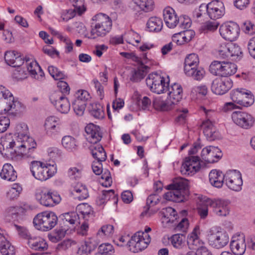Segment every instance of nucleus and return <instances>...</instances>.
<instances>
[{
  "label": "nucleus",
  "instance_id": "1",
  "mask_svg": "<svg viewBox=\"0 0 255 255\" xmlns=\"http://www.w3.org/2000/svg\"><path fill=\"white\" fill-rule=\"evenodd\" d=\"M14 136L10 135L0 139V152L7 157L30 156L36 143L28 135V127L23 123L16 125Z\"/></svg>",
  "mask_w": 255,
  "mask_h": 255
},
{
  "label": "nucleus",
  "instance_id": "2",
  "mask_svg": "<svg viewBox=\"0 0 255 255\" xmlns=\"http://www.w3.org/2000/svg\"><path fill=\"white\" fill-rule=\"evenodd\" d=\"M170 190L165 193L164 198L174 202H182L187 200L189 195L188 180L181 177L173 179L172 183L166 186Z\"/></svg>",
  "mask_w": 255,
  "mask_h": 255
},
{
  "label": "nucleus",
  "instance_id": "3",
  "mask_svg": "<svg viewBox=\"0 0 255 255\" xmlns=\"http://www.w3.org/2000/svg\"><path fill=\"white\" fill-rule=\"evenodd\" d=\"M85 129L87 134V140L93 144L89 147L92 156L97 160L105 161L107 155L104 148L101 145L97 144L102 137L100 128L93 124H90L85 127Z\"/></svg>",
  "mask_w": 255,
  "mask_h": 255
},
{
  "label": "nucleus",
  "instance_id": "4",
  "mask_svg": "<svg viewBox=\"0 0 255 255\" xmlns=\"http://www.w3.org/2000/svg\"><path fill=\"white\" fill-rule=\"evenodd\" d=\"M30 171L36 179L45 181L54 175L57 172V167L55 164L33 161L31 162Z\"/></svg>",
  "mask_w": 255,
  "mask_h": 255
},
{
  "label": "nucleus",
  "instance_id": "5",
  "mask_svg": "<svg viewBox=\"0 0 255 255\" xmlns=\"http://www.w3.org/2000/svg\"><path fill=\"white\" fill-rule=\"evenodd\" d=\"M93 20H95V22L92 24L91 33L94 39L105 36L112 29V20L105 14L99 13L94 17Z\"/></svg>",
  "mask_w": 255,
  "mask_h": 255
},
{
  "label": "nucleus",
  "instance_id": "6",
  "mask_svg": "<svg viewBox=\"0 0 255 255\" xmlns=\"http://www.w3.org/2000/svg\"><path fill=\"white\" fill-rule=\"evenodd\" d=\"M0 104L5 112L11 115H15L21 108V103L15 100L12 93L2 86H0Z\"/></svg>",
  "mask_w": 255,
  "mask_h": 255
},
{
  "label": "nucleus",
  "instance_id": "7",
  "mask_svg": "<svg viewBox=\"0 0 255 255\" xmlns=\"http://www.w3.org/2000/svg\"><path fill=\"white\" fill-rule=\"evenodd\" d=\"M199 60L198 55L192 53L187 55L184 60V71L185 74L196 80H201L205 74L203 68L198 67Z\"/></svg>",
  "mask_w": 255,
  "mask_h": 255
},
{
  "label": "nucleus",
  "instance_id": "8",
  "mask_svg": "<svg viewBox=\"0 0 255 255\" xmlns=\"http://www.w3.org/2000/svg\"><path fill=\"white\" fill-rule=\"evenodd\" d=\"M33 223L37 230L47 231L58 224V217L54 212H43L34 217Z\"/></svg>",
  "mask_w": 255,
  "mask_h": 255
},
{
  "label": "nucleus",
  "instance_id": "9",
  "mask_svg": "<svg viewBox=\"0 0 255 255\" xmlns=\"http://www.w3.org/2000/svg\"><path fill=\"white\" fill-rule=\"evenodd\" d=\"M199 227L196 226L193 232L188 236L187 239V244L189 248L195 249L194 247H198L196 251H191L187 253L180 251L178 253V255H212L206 247L203 246L199 247L201 244V242L198 237V232L199 231Z\"/></svg>",
  "mask_w": 255,
  "mask_h": 255
},
{
  "label": "nucleus",
  "instance_id": "10",
  "mask_svg": "<svg viewBox=\"0 0 255 255\" xmlns=\"http://www.w3.org/2000/svg\"><path fill=\"white\" fill-rule=\"evenodd\" d=\"M150 242L149 235L139 231L136 232L129 241L127 245L130 251L133 253H138L147 248Z\"/></svg>",
  "mask_w": 255,
  "mask_h": 255
},
{
  "label": "nucleus",
  "instance_id": "11",
  "mask_svg": "<svg viewBox=\"0 0 255 255\" xmlns=\"http://www.w3.org/2000/svg\"><path fill=\"white\" fill-rule=\"evenodd\" d=\"M208 239L210 245L217 249L225 247L229 241L228 234L217 228H213L209 230Z\"/></svg>",
  "mask_w": 255,
  "mask_h": 255
},
{
  "label": "nucleus",
  "instance_id": "12",
  "mask_svg": "<svg viewBox=\"0 0 255 255\" xmlns=\"http://www.w3.org/2000/svg\"><path fill=\"white\" fill-rule=\"evenodd\" d=\"M169 80L165 81L164 78L157 73L150 74L146 79V83L150 90L158 94L165 92Z\"/></svg>",
  "mask_w": 255,
  "mask_h": 255
},
{
  "label": "nucleus",
  "instance_id": "13",
  "mask_svg": "<svg viewBox=\"0 0 255 255\" xmlns=\"http://www.w3.org/2000/svg\"><path fill=\"white\" fill-rule=\"evenodd\" d=\"M35 196L41 205L46 207H53L61 201L59 195L41 189L36 190Z\"/></svg>",
  "mask_w": 255,
  "mask_h": 255
},
{
  "label": "nucleus",
  "instance_id": "14",
  "mask_svg": "<svg viewBox=\"0 0 255 255\" xmlns=\"http://www.w3.org/2000/svg\"><path fill=\"white\" fill-rule=\"evenodd\" d=\"M201 10L206 11L205 15H207L211 19L216 20L222 17L225 13V7L223 3L219 0H214L207 5H203Z\"/></svg>",
  "mask_w": 255,
  "mask_h": 255
},
{
  "label": "nucleus",
  "instance_id": "15",
  "mask_svg": "<svg viewBox=\"0 0 255 255\" xmlns=\"http://www.w3.org/2000/svg\"><path fill=\"white\" fill-rule=\"evenodd\" d=\"M230 97L233 102L246 107L250 106L254 102V98L251 92L244 89L232 91Z\"/></svg>",
  "mask_w": 255,
  "mask_h": 255
},
{
  "label": "nucleus",
  "instance_id": "16",
  "mask_svg": "<svg viewBox=\"0 0 255 255\" xmlns=\"http://www.w3.org/2000/svg\"><path fill=\"white\" fill-rule=\"evenodd\" d=\"M240 31L239 25L233 22L222 24L219 29L222 37L231 41L236 39L239 35Z\"/></svg>",
  "mask_w": 255,
  "mask_h": 255
},
{
  "label": "nucleus",
  "instance_id": "17",
  "mask_svg": "<svg viewBox=\"0 0 255 255\" xmlns=\"http://www.w3.org/2000/svg\"><path fill=\"white\" fill-rule=\"evenodd\" d=\"M227 186L231 190L239 191L242 189L241 174L236 170L229 171L224 176Z\"/></svg>",
  "mask_w": 255,
  "mask_h": 255
},
{
  "label": "nucleus",
  "instance_id": "18",
  "mask_svg": "<svg viewBox=\"0 0 255 255\" xmlns=\"http://www.w3.org/2000/svg\"><path fill=\"white\" fill-rule=\"evenodd\" d=\"M51 103L55 106L58 111L63 114H67L70 110V105L67 98L60 92H54L50 96Z\"/></svg>",
  "mask_w": 255,
  "mask_h": 255
},
{
  "label": "nucleus",
  "instance_id": "19",
  "mask_svg": "<svg viewBox=\"0 0 255 255\" xmlns=\"http://www.w3.org/2000/svg\"><path fill=\"white\" fill-rule=\"evenodd\" d=\"M199 161L200 157L198 156L186 157L181 167V172L185 175L194 174L201 168Z\"/></svg>",
  "mask_w": 255,
  "mask_h": 255
},
{
  "label": "nucleus",
  "instance_id": "20",
  "mask_svg": "<svg viewBox=\"0 0 255 255\" xmlns=\"http://www.w3.org/2000/svg\"><path fill=\"white\" fill-rule=\"evenodd\" d=\"M232 118L237 125L245 129L252 127L254 123L253 117L245 112H234L232 113Z\"/></svg>",
  "mask_w": 255,
  "mask_h": 255
},
{
  "label": "nucleus",
  "instance_id": "21",
  "mask_svg": "<svg viewBox=\"0 0 255 255\" xmlns=\"http://www.w3.org/2000/svg\"><path fill=\"white\" fill-rule=\"evenodd\" d=\"M233 86V82L230 79L216 78L212 83L211 90L217 95H223Z\"/></svg>",
  "mask_w": 255,
  "mask_h": 255
},
{
  "label": "nucleus",
  "instance_id": "22",
  "mask_svg": "<svg viewBox=\"0 0 255 255\" xmlns=\"http://www.w3.org/2000/svg\"><path fill=\"white\" fill-rule=\"evenodd\" d=\"M203 133L209 141H213L221 138V134L209 120L203 121L200 125Z\"/></svg>",
  "mask_w": 255,
  "mask_h": 255
},
{
  "label": "nucleus",
  "instance_id": "23",
  "mask_svg": "<svg viewBox=\"0 0 255 255\" xmlns=\"http://www.w3.org/2000/svg\"><path fill=\"white\" fill-rule=\"evenodd\" d=\"M207 204L213 208L214 213L218 216H226L229 213L228 202L227 201L221 199H208Z\"/></svg>",
  "mask_w": 255,
  "mask_h": 255
},
{
  "label": "nucleus",
  "instance_id": "24",
  "mask_svg": "<svg viewBox=\"0 0 255 255\" xmlns=\"http://www.w3.org/2000/svg\"><path fill=\"white\" fill-rule=\"evenodd\" d=\"M25 211V209L22 207L11 206L5 209L4 214L7 220L13 221L14 223H20L24 219L23 213Z\"/></svg>",
  "mask_w": 255,
  "mask_h": 255
},
{
  "label": "nucleus",
  "instance_id": "25",
  "mask_svg": "<svg viewBox=\"0 0 255 255\" xmlns=\"http://www.w3.org/2000/svg\"><path fill=\"white\" fill-rule=\"evenodd\" d=\"M79 219V215L76 212H67L59 216L58 224L60 225H66L69 229L70 225L79 224L80 223Z\"/></svg>",
  "mask_w": 255,
  "mask_h": 255
},
{
  "label": "nucleus",
  "instance_id": "26",
  "mask_svg": "<svg viewBox=\"0 0 255 255\" xmlns=\"http://www.w3.org/2000/svg\"><path fill=\"white\" fill-rule=\"evenodd\" d=\"M4 60L9 66L19 67L24 63V58L17 51H6L4 55Z\"/></svg>",
  "mask_w": 255,
  "mask_h": 255
},
{
  "label": "nucleus",
  "instance_id": "27",
  "mask_svg": "<svg viewBox=\"0 0 255 255\" xmlns=\"http://www.w3.org/2000/svg\"><path fill=\"white\" fill-rule=\"evenodd\" d=\"M166 92H168L167 94L170 97V101L173 105L177 104L182 99V88L178 84L174 83L170 87H169L168 84Z\"/></svg>",
  "mask_w": 255,
  "mask_h": 255
},
{
  "label": "nucleus",
  "instance_id": "28",
  "mask_svg": "<svg viewBox=\"0 0 255 255\" xmlns=\"http://www.w3.org/2000/svg\"><path fill=\"white\" fill-rule=\"evenodd\" d=\"M108 202L110 205H116L118 203V195L115 193L114 190H103L102 195L97 199L96 204L100 206Z\"/></svg>",
  "mask_w": 255,
  "mask_h": 255
},
{
  "label": "nucleus",
  "instance_id": "29",
  "mask_svg": "<svg viewBox=\"0 0 255 255\" xmlns=\"http://www.w3.org/2000/svg\"><path fill=\"white\" fill-rule=\"evenodd\" d=\"M233 238L230 243V249L235 255H243L245 251L246 245L244 237Z\"/></svg>",
  "mask_w": 255,
  "mask_h": 255
},
{
  "label": "nucleus",
  "instance_id": "30",
  "mask_svg": "<svg viewBox=\"0 0 255 255\" xmlns=\"http://www.w3.org/2000/svg\"><path fill=\"white\" fill-rule=\"evenodd\" d=\"M60 125L59 119L55 116L48 117L44 124L47 133L50 135L60 131Z\"/></svg>",
  "mask_w": 255,
  "mask_h": 255
},
{
  "label": "nucleus",
  "instance_id": "31",
  "mask_svg": "<svg viewBox=\"0 0 255 255\" xmlns=\"http://www.w3.org/2000/svg\"><path fill=\"white\" fill-rule=\"evenodd\" d=\"M27 64V70L34 78L41 80L44 76L43 71L38 64L35 61L29 62V59H25Z\"/></svg>",
  "mask_w": 255,
  "mask_h": 255
},
{
  "label": "nucleus",
  "instance_id": "32",
  "mask_svg": "<svg viewBox=\"0 0 255 255\" xmlns=\"http://www.w3.org/2000/svg\"><path fill=\"white\" fill-rule=\"evenodd\" d=\"M164 20L167 26L174 28L178 24V18L175 14L174 10L171 7L165 8L163 12Z\"/></svg>",
  "mask_w": 255,
  "mask_h": 255
},
{
  "label": "nucleus",
  "instance_id": "33",
  "mask_svg": "<svg viewBox=\"0 0 255 255\" xmlns=\"http://www.w3.org/2000/svg\"><path fill=\"white\" fill-rule=\"evenodd\" d=\"M98 243L92 238L86 240L77 251V255H89L97 247Z\"/></svg>",
  "mask_w": 255,
  "mask_h": 255
},
{
  "label": "nucleus",
  "instance_id": "34",
  "mask_svg": "<svg viewBox=\"0 0 255 255\" xmlns=\"http://www.w3.org/2000/svg\"><path fill=\"white\" fill-rule=\"evenodd\" d=\"M224 176L222 172L216 169L212 170L209 174L210 183L215 187L221 188L225 180Z\"/></svg>",
  "mask_w": 255,
  "mask_h": 255
},
{
  "label": "nucleus",
  "instance_id": "35",
  "mask_svg": "<svg viewBox=\"0 0 255 255\" xmlns=\"http://www.w3.org/2000/svg\"><path fill=\"white\" fill-rule=\"evenodd\" d=\"M70 1L72 3L74 8L67 10V13L69 15L67 18L71 19L74 17L76 13L80 15L85 11L86 9L84 7V0H70Z\"/></svg>",
  "mask_w": 255,
  "mask_h": 255
},
{
  "label": "nucleus",
  "instance_id": "36",
  "mask_svg": "<svg viewBox=\"0 0 255 255\" xmlns=\"http://www.w3.org/2000/svg\"><path fill=\"white\" fill-rule=\"evenodd\" d=\"M149 68L148 66L144 65L141 63L136 70L132 71L130 80L134 83L140 81L147 74Z\"/></svg>",
  "mask_w": 255,
  "mask_h": 255
},
{
  "label": "nucleus",
  "instance_id": "37",
  "mask_svg": "<svg viewBox=\"0 0 255 255\" xmlns=\"http://www.w3.org/2000/svg\"><path fill=\"white\" fill-rule=\"evenodd\" d=\"M1 178L9 181H15L17 178V174L11 164L6 163L3 166L0 173Z\"/></svg>",
  "mask_w": 255,
  "mask_h": 255
},
{
  "label": "nucleus",
  "instance_id": "38",
  "mask_svg": "<svg viewBox=\"0 0 255 255\" xmlns=\"http://www.w3.org/2000/svg\"><path fill=\"white\" fill-rule=\"evenodd\" d=\"M68 230L66 225H58L54 231L48 235V238L52 242H57L65 237Z\"/></svg>",
  "mask_w": 255,
  "mask_h": 255
},
{
  "label": "nucleus",
  "instance_id": "39",
  "mask_svg": "<svg viewBox=\"0 0 255 255\" xmlns=\"http://www.w3.org/2000/svg\"><path fill=\"white\" fill-rule=\"evenodd\" d=\"M28 244L31 249L40 252L44 251L48 248V245L45 240L34 237L28 241Z\"/></svg>",
  "mask_w": 255,
  "mask_h": 255
},
{
  "label": "nucleus",
  "instance_id": "40",
  "mask_svg": "<svg viewBox=\"0 0 255 255\" xmlns=\"http://www.w3.org/2000/svg\"><path fill=\"white\" fill-rule=\"evenodd\" d=\"M171 245L178 250L187 249L185 244V236L184 234H176L173 235L170 238Z\"/></svg>",
  "mask_w": 255,
  "mask_h": 255
},
{
  "label": "nucleus",
  "instance_id": "41",
  "mask_svg": "<svg viewBox=\"0 0 255 255\" xmlns=\"http://www.w3.org/2000/svg\"><path fill=\"white\" fill-rule=\"evenodd\" d=\"M62 145L67 150L73 151L77 150L78 142L77 140L71 135H65L61 140Z\"/></svg>",
  "mask_w": 255,
  "mask_h": 255
},
{
  "label": "nucleus",
  "instance_id": "42",
  "mask_svg": "<svg viewBox=\"0 0 255 255\" xmlns=\"http://www.w3.org/2000/svg\"><path fill=\"white\" fill-rule=\"evenodd\" d=\"M210 153L206 158V162L212 163L217 162L223 156L222 152L218 147L211 146Z\"/></svg>",
  "mask_w": 255,
  "mask_h": 255
},
{
  "label": "nucleus",
  "instance_id": "43",
  "mask_svg": "<svg viewBox=\"0 0 255 255\" xmlns=\"http://www.w3.org/2000/svg\"><path fill=\"white\" fill-rule=\"evenodd\" d=\"M146 25L150 31L158 32L162 29L163 23L161 18L157 17H152L148 19Z\"/></svg>",
  "mask_w": 255,
  "mask_h": 255
},
{
  "label": "nucleus",
  "instance_id": "44",
  "mask_svg": "<svg viewBox=\"0 0 255 255\" xmlns=\"http://www.w3.org/2000/svg\"><path fill=\"white\" fill-rule=\"evenodd\" d=\"M153 107L158 110L168 111L172 108V104L171 101H163L160 97L154 98L152 102Z\"/></svg>",
  "mask_w": 255,
  "mask_h": 255
},
{
  "label": "nucleus",
  "instance_id": "45",
  "mask_svg": "<svg viewBox=\"0 0 255 255\" xmlns=\"http://www.w3.org/2000/svg\"><path fill=\"white\" fill-rule=\"evenodd\" d=\"M88 110L91 115L96 119H101L104 117L103 107L99 104H91L88 107Z\"/></svg>",
  "mask_w": 255,
  "mask_h": 255
},
{
  "label": "nucleus",
  "instance_id": "46",
  "mask_svg": "<svg viewBox=\"0 0 255 255\" xmlns=\"http://www.w3.org/2000/svg\"><path fill=\"white\" fill-rule=\"evenodd\" d=\"M73 193L76 196L79 200H82L86 199L89 196V193L86 186L81 183H78L74 187Z\"/></svg>",
  "mask_w": 255,
  "mask_h": 255
},
{
  "label": "nucleus",
  "instance_id": "47",
  "mask_svg": "<svg viewBox=\"0 0 255 255\" xmlns=\"http://www.w3.org/2000/svg\"><path fill=\"white\" fill-rule=\"evenodd\" d=\"M161 214L167 223H173L177 219V212L170 207L163 209Z\"/></svg>",
  "mask_w": 255,
  "mask_h": 255
},
{
  "label": "nucleus",
  "instance_id": "48",
  "mask_svg": "<svg viewBox=\"0 0 255 255\" xmlns=\"http://www.w3.org/2000/svg\"><path fill=\"white\" fill-rule=\"evenodd\" d=\"M87 102L83 101L81 99H74L72 103L75 113L79 116H81L84 114Z\"/></svg>",
  "mask_w": 255,
  "mask_h": 255
},
{
  "label": "nucleus",
  "instance_id": "49",
  "mask_svg": "<svg viewBox=\"0 0 255 255\" xmlns=\"http://www.w3.org/2000/svg\"><path fill=\"white\" fill-rule=\"evenodd\" d=\"M223 69L222 72V77H228L234 74L237 70V65L232 62L223 61L222 64Z\"/></svg>",
  "mask_w": 255,
  "mask_h": 255
},
{
  "label": "nucleus",
  "instance_id": "50",
  "mask_svg": "<svg viewBox=\"0 0 255 255\" xmlns=\"http://www.w3.org/2000/svg\"><path fill=\"white\" fill-rule=\"evenodd\" d=\"M22 190V187L18 183L13 184L6 193V198L10 200L16 199Z\"/></svg>",
  "mask_w": 255,
  "mask_h": 255
},
{
  "label": "nucleus",
  "instance_id": "51",
  "mask_svg": "<svg viewBox=\"0 0 255 255\" xmlns=\"http://www.w3.org/2000/svg\"><path fill=\"white\" fill-rule=\"evenodd\" d=\"M0 251L2 255H14L15 249L6 240H2L0 245Z\"/></svg>",
  "mask_w": 255,
  "mask_h": 255
},
{
  "label": "nucleus",
  "instance_id": "52",
  "mask_svg": "<svg viewBox=\"0 0 255 255\" xmlns=\"http://www.w3.org/2000/svg\"><path fill=\"white\" fill-rule=\"evenodd\" d=\"M228 48L230 57L232 58V60L240 59L242 57V52L237 44L232 42L228 43Z\"/></svg>",
  "mask_w": 255,
  "mask_h": 255
},
{
  "label": "nucleus",
  "instance_id": "53",
  "mask_svg": "<svg viewBox=\"0 0 255 255\" xmlns=\"http://www.w3.org/2000/svg\"><path fill=\"white\" fill-rule=\"evenodd\" d=\"M134 3L139 8L145 12L151 11L153 8L152 0H134Z\"/></svg>",
  "mask_w": 255,
  "mask_h": 255
},
{
  "label": "nucleus",
  "instance_id": "54",
  "mask_svg": "<svg viewBox=\"0 0 255 255\" xmlns=\"http://www.w3.org/2000/svg\"><path fill=\"white\" fill-rule=\"evenodd\" d=\"M223 61H214L209 67L210 72L214 75L222 76Z\"/></svg>",
  "mask_w": 255,
  "mask_h": 255
},
{
  "label": "nucleus",
  "instance_id": "55",
  "mask_svg": "<svg viewBox=\"0 0 255 255\" xmlns=\"http://www.w3.org/2000/svg\"><path fill=\"white\" fill-rule=\"evenodd\" d=\"M14 226L18 232V235L21 238L27 239L28 240V241H29V240L33 237L31 236L28 230L25 227L16 224V223H14Z\"/></svg>",
  "mask_w": 255,
  "mask_h": 255
},
{
  "label": "nucleus",
  "instance_id": "56",
  "mask_svg": "<svg viewBox=\"0 0 255 255\" xmlns=\"http://www.w3.org/2000/svg\"><path fill=\"white\" fill-rule=\"evenodd\" d=\"M48 70L50 75L55 80L64 79L66 77V76L62 71L59 70L57 68L53 66H49Z\"/></svg>",
  "mask_w": 255,
  "mask_h": 255
},
{
  "label": "nucleus",
  "instance_id": "57",
  "mask_svg": "<svg viewBox=\"0 0 255 255\" xmlns=\"http://www.w3.org/2000/svg\"><path fill=\"white\" fill-rule=\"evenodd\" d=\"M160 200V197L156 193L151 194L147 198L146 205L145 208L146 211L148 210L150 207L157 204Z\"/></svg>",
  "mask_w": 255,
  "mask_h": 255
},
{
  "label": "nucleus",
  "instance_id": "58",
  "mask_svg": "<svg viewBox=\"0 0 255 255\" xmlns=\"http://www.w3.org/2000/svg\"><path fill=\"white\" fill-rule=\"evenodd\" d=\"M191 25V21L190 18L186 15H182L178 17L177 25L181 29H188Z\"/></svg>",
  "mask_w": 255,
  "mask_h": 255
},
{
  "label": "nucleus",
  "instance_id": "59",
  "mask_svg": "<svg viewBox=\"0 0 255 255\" xmlns=\"http://www.w3.org/2000/svg\"><path fill=\"white\" fill-rule=\"evenodd\" d=\"M76 210L80 212L84 218H86V216H88L93 213L91 207L87 204L78 205Z\"/></svg>",
  "mask_w": 255,
  "mask_h": 255
},
{
  "label": "nucleus",
  "instance_id": "60",
  "mask_svg": "<svg viewBox=\"0 0 255 255\" xmlns=\"http://www.w3.org/2000/svg\"><path fill=\"white\" fill-rule=\"evenodd\" d=\"M218 52L220 58L223 59L229 58L230 57V52L228 48V43L221 44L218 48Z\"/></svg>",
  "mask_w": 255,
  "mask_h": 255
},
{
  "label": "nucleus",
  "instance_id": "61",
  "mask_svg": "<svg viewBox=\"0 0 255 255\" xmlns=\"http://www.w3.org/2000/svg\"><path fill=\"white\" fill-rule=\"evenodd\" d=\"M242 29L246 33L252 35L255 33V25L251 21L247 20L244 22Z\"/></svg>",
  "mask_w": 255,
  "mask_h": 255
},
{
  "label": "nucleus",
  "instance_id": "62",
  "mask_svg": "<svg viewBox=\"0 0 255 255\" xmlns=\"http://www.w3.org/2000/svg\"><path fill=\"white\" fill-rule=\"evenodd\" d=\"M189 226L188 220L187 218H182L181 221L178 224V225L175 228L176 231H182V234H184L186 232Z\"/></svg>",
  "mask_w": 255,
  "mask_h": 255
},
{
  "label": "nucleus",
  "instance_id": "63",
  "mask_svg": "<svg viewBox=\"0 0 255 255\" xmlns=\"http://www.w3.org/2000/svg\"><path fill=\"white\" fill-rule=\"evenodd\" d=\"M99 253L102 255L111 254L113 253V246L109 243L101 244L98 248Z\"/></svg>",
  "mask_w": 255,
  "mask_h": 255
},
{
  "label": "nucleus",
  "instance_id": "64",
  "mask_svg": "<svg viewBox=\"0 0 255 255\" xmlns=\"http://www.w3.org/2000/svg\"><path fill=\"white\" fill-rule=\"evenodd\" d=\"M101 174V178L105 180V181L102 183V185L107 187L111 186L112 184V179L110 172L106 169L104 173L102 172Z\"/></svg>",
  "mask_w": 255,
  "mask_h": 255
}]
</instances>
